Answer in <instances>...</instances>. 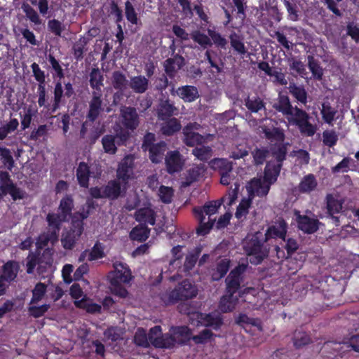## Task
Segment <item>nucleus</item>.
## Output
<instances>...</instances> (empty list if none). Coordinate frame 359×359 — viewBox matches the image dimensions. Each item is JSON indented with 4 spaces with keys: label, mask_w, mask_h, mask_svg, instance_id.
I'll return each instance as SVG.
<instances>
[{
    "label": "nucleus",
    "mask_w": 359,
    "mask_h": 359,
    "mask_svg": "<svg viewBox=\"0 0 359 359\" xmlns=\"http://www.w3.org/2000/svg\"><path fill=\"white\" fill-rule=\"evenodd\" d=\"M135 156L132 154L126 155L118 163L116 176L118 180L126 184L132 179L134 174Z\"/></svg>",
    "instance_id": "9d476101"
},
{
    "label": "nucleus",
    "mask_w": 359,
    "mask_h": 359,
    "mask_svg": "<svg viewBox=\"0 0 359 359\" xmlns=\"http://www.w3.org/2000/svg\"><path fill=\"white\" fill-rule=\"evenodd\" d=\"M90 170L88 165L81 162L76 170V177L80 186L87 188L88 187Z\"/></svg>",
    "instance_id": "72a5a7b5"
},
{
    "label": "nucleus",
    "mask_w": 359,
    "mask_h": 359,
    "mask_svg": "<svg viewBox=\"0 0 359 359\" xmlns=\"http://www.w3.org/2000/svg\"><path fill=\"white\" fill-rule=\"evenodd\" d=\"M135 219L139 222L154 225L156 223V213L150 208H140L135 212Z\"/></svg>",
    "instance_id": "4be33fe9"
},
{
    "label": "nucleus",
    "mask_w": 359,
    "mask_h": 359,
    "mask_svg": "<svg viewBox=\"0 0 359 359\" xmlns=\"http://www.w3.org/2000/svg\"><path fill=\"white\" fill-rule=\"evenodd\" d=\"M18 126V120L17 118H11L8 122L0 127V140H5L8 135L15 131Z\"/></svg>",
    "instance_id": "09e8293b"
},
{
    "label": "nucleus",
    "mask_w": 359,
    "mask_h": 359,
    "mask_svg": "<svg viewBox=\"0 0 359 359\" xmlns=\"http://www.w3.org/2000/svg\"><path fill=\"white\" fill-rule=\"evenodd\" d=\"M211 167L218 170L219 174L231 173L233 169L232 163L226 158H215L210 161Z\"/></svg>",
    "instance_id": "c9c22d12"
},
{
    "label": "nucleus",
    "mask_w": 359,
    "mask_h": 359,
    "mask_svg": "<svg viewBox=\"0 0 359 359\" xmlns=\"http://www.w3.org/2000/svg\"><path fill=\"white\" fill-rule=\"evenodd\" d=\"M238 302V297L237 296H234L233 294L226 293L220 299L219 309L222 313L231 312L235 309Z\"/></svg>",
    "instance_id": "b1692460"
},
{
    "label": "nucleus",
    "mask_w": 359,
    "mask_h": 359,
    "mask_svg": "<svg viewBox=\"0 0 359 359\" xmlns=\"http://www.w3.org/2000/svg\"><path fill=\"white\" fill-rule=\"evenodd\" d=\"M192 316L197 319V325L201 324L205 327H211L217 330L219 328L222 324V318L217 313H212L209 314L194 313Z\"/></svg>",
    "instance_id": "dca6fc26"
},
{
    "label": "nucleus",
    "mask_w": 359,
    "mask_h": 359,
    "mask_svg": "<svg viewBox=\"0 0 359 359\" xmlns=\"http://www.w3.org/2000/svg\"><path fill=\"white\" fill-rule=\"evenodd\" d=\"M52 255V250L46 249L40 257H38L39 266L37 267V271L39 273H43L48 268L51 266L53 262Z\"/></svg>",
    "instance_id": "f704fd0d"
},
{
    "label": "nucleus",
    "mask_w": 359,
    "mask_h": 359,
    "mask_svg": "<svg viewBox=\"0 0 359 359\" xmlns=\"http://www.w3.org/2000/svg\"><path fill=\"white\" fill-rule=\"evenodd\" d=\"M247 267L248 264H238L230 272L225 280L226 293L234 294L238 290L243 281V274L246 271Z\"/></svg>",
    "instance_id": "6e6552de"
},
{
    "label": "nucleus",
    "mask_w": 359,
    "mask_h": 359,
    "mask_svg": "<svg viewBox=\"0 0 359 359\" xmlns=\"http://www.w3.org/2000/svg\"><path fill=\"white\" fill-rule=\"evenodd\" d=\"M125 187L122 188L118 180H111L103 187L104 198L114 200L118 198L121 193L125 191Z\"/></svg>",
    "instance_id": "6ab92c4d"
},
{
    "label": "nucleus",
    "mask_w": 359,
    "mask_h": 359,
    "mask_svg": "<svg viewBox=\"0 0 359 359\" xmlns=\"http://www.w3.org/2000/svg\"><path fill=\"white\" fill-rule=\"evenodd\" d=\"M90 85L93 91H102L103 86V76L98 68H93L90 73Z\"/></svg>",
    "instance_id": "a19ab883"
},
{
    "label": "nucleus",
    "mask_w": 359,
    "mask_h": 359,
    "mask_svg": "<svg viewBox=\"0 0 359 359\" xmlns=\"http://www.w3.org/2000/svg\"><path fill=\"white\" fill-rule=\"evenodd\" d=\"M308 67L311 72L313 78L318 81H320L323 75V69L320 65L318 60L315 59L313 55H308Z\"/></svg>",
    "instance_id": "ea45409f"
},
{
    "label": "nucleus",
    "mask_w": 359,
    "mask_h": 359,
    "mask_svg": "<svg viewBox=\"0 0 359 359\" xmlns=\"http://www.w3.org/2000/svg\"><path fill=\"white\" fill-rule=\"evenodd\" d=\"M192 154L201 161H207L211 158L212 150L210 147L202 146L193 149Z\"/></svg>",
    "instance_id": "4d7b16f0"
},
{
    "label": "nucleus",
    "mask_w": 359,
    "mask_h": 359,
    "mask_svg": "<svg viewBox=\"0 0 359 359\" xmlns=\"http://www.w3.org/2000/svg\"><path fill=\"white\" fill-rule=\"evenodd\" d=\"M273 107L287 117L289 114H292V111L294 108L292 105L289 97L282 94L279 95L278 102L273 105Z\"/></svg>",
    "instance_id": "bb28decb"
},
{
    "label": "nucleus",
    "mask_w": 359,
    "mask_h": 359,
    "mask_svg": "<svg viewBox=\"0 0 359 359\" xmlns=\"http://www.w3.org/2000/svg\"><path fill=\"white\" fill-rule=\"evenodd\" d=\"M129 86L135 93H144L149 88V79L142 75L131 77Z\"/></svg>",
    "instance_id": "412c9836"
},
{
    "label": "nucleus",
    "mask_w": 359,
    "mask_h": 359,
    "mask_svg": "<svg viewBox=\"0 0 359 359\" xmlns=\"http://www.w3.org/2000/svg\"><path fill=\"white\" fill-rule=\"evenodd\" d=\"M161 327L159 325H156L149 330L148 334V339L149 344H152L156 348H158L157 343L160 342V339L162 336Z\"/></svg>",
    "instance_id": "680f3d73"
},
{
    "label": "nucleus",
    "mask_w": 359,
    "mask_h": 359,
    "mask_svg": "<svg viewBox=\"0 0 359 359\" xmlns=\"http://www.w3.org/2000/svg\"><path fill=\"white\" fill-rule=\"evenodd\" d=\"M182 128L181 123L176 118H168L161 124V132L165 136L173 135Z\"/></svg>",
    "instance_id": "c85d7f7f"
},
{
    "label": "nucleus",
    "mask_w": 359,
    "mask_h": 359,
    "mask_svg": "<svg viewBox=\"0 0 359 359\" xmlns=\"http://www.w3.org/2000/svg\"><path fill=\"white\" fill-rule=\"evenodd\" d=\"M288 90L297 102L304 105L307 103L308 94L303 86H297L294 83H290Z\"/></svg>",
    "instance_id": "7c9ffc66"
},
{
    "label": "nucleus",
    "mask_w": 359,
    "mask_h": 359,
    "mask_svg": "<svg viewBox=\"0 0 359 359\" xmlns=\"http://www.w3.org/2000/svg\"><path fill=\"white\" fill-rule=\"evenodd\" d=\"M83 231V223L81 220H72V227L62 233L61 243L65 250H72Z\"/></svg>",
    "instance_id": "423d86ee"
},
{
    "label": "nucleus",
    "mask_w": 359,
    "mask_h": 359,
    "mask_svg": "<svg viewBox=\"0 0 359 359\" xmlns=\"http://www.w3.org/2000/svg\"><path fill=\"white\" fill-rule=\"evenodd\" d=\"M36 111L32 106L25 108L23 113H20L21 119V128L22 130L30 126L33 117L35 116Z\"/></svg>",
    "instance_id": "a18cd8bd"
},
{
    "label": "nucleus",
    "mask_w": 359,
    "mask_h": 359,
    "mask_svg": "<svg viewBox=\"0 0 359 359\" xmlns=\"http://www.w3.org/2000/svg\"><path fill=\"white\" fill-rule=\"evenodd\" d=\"M150 230L144 224H140L133 229L130 233L131 239L138 241H146L149 236Z\"/></svg>",
    "instance_id": "79ce46f5"
},
{
    "label": "nucleus",
    "mask_w": 359,
    "mask_h": 359,
    "mask_svg": "<svg viewBox=\"0 0 359 359\" xmlns=\"http://www.w3.org/2000/svg\"><path fill=\"white\" fill-rule=\"evenodd\" d=\"M269 151L265 148H256L252 151L254 163L255 165H262L269 156Z\"/></svg>",
    "instance_id": "e2e57ef3"
},
{
    "label": "nucleus",
    "mask_w": 359,
    "mask_h": 359,
    "mask_svg": "<svg viewBox=\"0 0 359 359\" xmlns=\"http://www.w3.org/2000/svg\"><path fill=\"white\" fill-rule=\"evenodd\" d=\"M104 248L103 244L100 242H96L90 250H89L90 257L89 261H93L98 259H102L105 256L104 252Z\"/></svg>",
    "instance_id": "0e129e2a"
},
{
    "label": "nucleus",
    "mask_w": 359,
    "mask_h": 359,
    "mask_svg": "<svg viewBox=\"0 0 359 359\" xmlns=\"http://www.w3.org/2000/svg\"><path fill=\"white\" fill-rule=\"evenodd\" d=\"M178 109L169 99H161L156 109V115L158 120L165 121L171 116L177 115Z\"/></svg>",
    "instance_id": "4468645a"
},
{
    "label": "nucleus",
    "mask_w": 359,
    "mask_h": 359,
    "mask_svg": "<svg viewBox=\"0 0 359 359\" xmlns=\"http://www.w3.org/2000/svg\"><path fill=\"white\" fill-rule=\"evenodd\" d=\"M317 181L313 175L309 174L305 176L299 185V189L301 192L307 193L316 189Z\"/></svg>",
    "instance_id": "c03bdc74"
},
{
    "label": "nucleus",
    "mask_w": 359,
    "mask_h": 359,
    "mask_svg": "<svg viewBox=\"0 0 359 359\" xmlns=\"http://www.w3.org/2000/svg\"><path fill=\"white\" fill-rule=\"evenodd\" d=\"M201 128V126L196 122L189 123L182 129L184 142L189 147L201 144L205 140V137L196 131Z\"/></svg>",
    "instance_id": "1a4fd4ad"
},
{
    "label": "nucleus",
    "mask_w": 359,
    "mask_h": 359,
    "mask_svg": "<svg viewBox=\"0 0 359 359\" xmlns=\"http://www.w3.org/2000/svg\"><path fill=\"white\" fill-rule=\"evenodd\" d=\"M191 38L197 43L201 45L203 48H205L208 46H212V41L209 35L201 32L198 30L193 31L191 34Z\"/></svg>",
    "instance_id": "5fc2aeb1"
},
{
    "label": "nucleus",
    "mask_w": 359,
    "mask_h": 359,
    "mask_svg": "<svg viewBox=\"0 0 359 359\" xmlns=\"http://www.w3.org/2000/svg\"><path fill=\"white\" fill-rule=\"evenodd\" d=\"M22 9L25 14V16L34 25H38L41 24V20L38 13L27 3L22 4Z\"/></svg>",
    "instance_id": "3c124183"
},
{
    "label": "nucleus",
    "mask_w": 359,
    "mask_h": 359,
    "mask_svg": "<svg viewBox=\"0 0 359 359\" xmlns=\"http://www.w3.org/2000/svg\"><path fill=\"white\" fill-rule=\"evenodd\" d=\"M327 210L330 215L338 213L342 210L343 202L339 200V196L333 194L326 196Z\"/></svg>",
    "instance_id": "473e14b6"
},
{
    "label": "nucleus",
    "mask_w": 359,
    "mask_h": 359,
    "mask_svg": "<svg viewBox=\"0 0 359 359\" xmlns=\"http://www.w3.org/2000/svg\"><path fill=\"white\" fill-rule=\"evenodd\" d=\"M49 309L50 304H45L39 306L32 304L29 306L27 311L30 316L37 318L43 316Z\"/></svg>",
    "instance_id": "bf43d9fd"
},
{
    "label": "nucleus",
    "mask_w": 359,
    "mask_h": 359,
    "mask_svg": "<svg viewBox=\"0 0 359 359\" xmlns=\"http://www.w3.org/2000/svg\"><path fill=\"white\" fill-rule=\"evenodd\" d=\"M57 241V238H54L53 233L47 231L39 236L36 245L38 248L42 249L45 248L49 242H50L52 244H54V243H55Z\"/></svg>",
    "instance_id": "69168bd1"
},
{
    "label": "nucleus",
    "mask_w": 359,
    "mask_h": 359,
    "mask_svg": "<svg viewBox=\"0 0 359 359\" xmlns=\"http://www.w3.org/2000/svg\"><path fill=\"white\" fill-rule=\"evenodd\" d=\"M111 84L115 89L121 91L125 90L129 85L126 76L120 71H115L112 73Z\"/></svg>",
    "instance_id": "e433bc0d"
},
{
    "label": "nucleus",
    "mask_w": 359,
    "mask_h": 359,
    "mask_svg": "<svg viewBox=\"0 0 359 359\" xmlns=\"http://www.w3.org/2000/svg\"><path fill=\"white\" fill-rule=\"evenodd\" d=\"M102 144L105 153L109 154H115L117 151V147L115 144V136L112 135H106L102 139Z\"/></svg>",
    "instance_id": "864d4df0"
},
{
    "label": "nucleus",
    "mask_w": 359,
    "mask_h": 359,
    "mask_svg": "<svg viewBox=\"0 0 359 359\" xmlns=\"http://www.w3.org/2000/svg\"><path fill=\"white\" fill-rule=\"evenodd\" d=\"M157 344L158 348H172L176 345L170 330L168 333L162 334L160 342Z\"/></svg>",
    "instance_id": "774afa93"
},
{
    "label": "nucleus",
    "mask_w": 359,
    "mask_h": 359,
    "mask_svg": "<svg viewBox=\"0 0 359 359\" xmlns=\"http://www.w3.org/2000/svg\"><path fill=\"white\" fill-rule=\"evenodd\" d=\"M297 222L299 228L305 233H312L318 229V219L310 218L308 216H299Z\"/></svg>",
    "instance_id": "393cba45"
},
{
    "label": "nucleus",
    "mask_w": 359,
    "mask_h": 359,
    "mask_svg": "<svg viewBox=\"0 0 359 359\" xmlns=\"http://www.w3.org/2000/svg\"><path fill=\"white\" fill-rule=\"evenodd\" d=\"M287 153L286 146L280 144L272 149L273 156L276 159L277 163L269 162L264 169V180L270 185L274 184L280 174L282 162L285 158Z\"/></svg>",
    "instance_id": "7ed1b4c3"
},
{
    "label": "nucleus",
    "mask_w": 359,
    "mask_h": 359,
    "mask_svg": "<svg viewBox=\"0 0 359 359\" xmlns=\"http://www.w3.org/2000/svg\"><path fill=\"white\" fill-rule=\"evenodd\" d=\"M197 290L189 280H184L172 290L161 294V299L165 304H174L177 301L191 299L196 296Z\"/></svg>",
    "instance_id": "20e7f679"
},
{
    "label": "nucleus",
    "mask_w": 359,
    "mask_h": 359,
    "mask_svg": "<svg viewBox=\"0 0 359 359\" xmlns=\"http://www.w3.org/2000/svg\"><path fill=\"white\" fill-rule=\"evenodd\" d=\"M73 207V199L71 196H67L60 201L59 210L62 219L66 220L67 216L71 215Z\"/></svg>",
    "instance_id": "de8ad7c7"
},
{
    "label": "nucleus",
    "mask_w": 359,
    "mask_h": 359,
    "mask_svg": "<svg viewBox=\"0 0 359 359\" xmlns=\"http://www.w3.org/2000/svg\"><path fill=\"white\" fill-rule=\"evenodd\" d=\"M47 292V286L43 283H38L32 290V297L29 305L36 304L43 299Z\"/></svg>",
    "instance_id": "37998d69"
},
{
    "label": "nucleus",
    "mask_w": 359,
    "mask_h": 359,
    "mask_svg": "<svg viewBox=\"0 0 359 359\" xmlns=\"http://www.w3.org/2000/svg\"><path fill=\"white\" fill-rule=\"evenodd\" d=\"M221 201H212L205 203L203 207L195 208L194 211L199 221V226L196 229L198 235L204 236L207 234L212 228L216 219L212 218V216L217 213L218 209L222 205Z\"/></svg>",
    "instance_id": "f03ea898"
},
{
    "label": "nucleus",
    "mask_w": 359,
    "mask_h": 359,
    "mask_svg": "<svg viewBox=\"0 0 359 359\" xmlns=\"http://www.w3.org/2000/svg\"><path fill=\"white\" fill-rule=\"evenodd\" d=\"M113 267L114 270L110 271L107 276L109 283H128L133 278L131 271L126 264L115 262Z\"/></svg>",
    "instance_id": "0eeeda50"
},
{
    "label": "nucleus",
    "mask_w": 359,
    "mask_h": 359,
    "mask_svg": "<svg viewBox=\"0 0 359 359\" xmlns=\"http://www.w3.org/2000/svg\"><path fill=\"white\" fill-rule=\"evenodd\" d=\"M270 187L271 185L265 182L264 180L255 177L249 182L248 190L250 196L266 197L270 190Z\"/></svg>",
    "instance_id": "f3484780"
},
{
    "label": "nucleus",
    "mask_w": 359,
    "mask_h": 359,
    "mask_svg": "<svg viewBox=\"0 0 359 359\" xmlns=\"http://www.w3.org/2000/svg\"><path fill=\"white\" fill-rule=\"evenodd\" d=\"M0 158L2 163L8 168V170H11L15 166V161L9 149L4 147H0Z\"/></svg>",
    "instance_id": "603ef678"
},
{
    "label": "nucleus",
    "mask_w": 359,
    "mask_h": 359,
    "mask_svg": "<svg viewBox=\"0 0 359 359\" xmlns=\"http://www.w3.org/2000/svg\"><path fill=\"white\" fill-rule=\"evenodd\" d=\"M229 269V261L222 259L217 265L216 269L212 273L213 280H219L225 276Z\"/></svg>",
    "instance_id": "8fccbe9b"
},
{
    "label": "nucleus",
    "mask_w": 359,
    "mask_h": 359,
    "mask_svg": "<svg viewBox=\"0 0 359 359\" xmlns=\"http://www.w3.org/2000/svg\"><path fill=\"white\" fill-rule=\"evenodd\" d=\"M176 93L180 98L186 102H192L200 96L198 90L194 86H184L176 90Z\"/></svg>",
    "instance_id": "aec40b11"
},
{
    "label": "nucleus",
    "mask_w": 359,
    "mask_h": 359,
    "mask_svg": "<svg viewBox=\"0 0 359 359\" xmlns=\"http://www.w3.org/2000/svg\"><path fill=\"white\" fill-rule=\"evenodd\" d=\"M46 220L48 224L47 231L50 232L53 235L54 238H58V233L60 229V224L62 221V217L55 213H48L46 217Z\"/></svg>",
    "instance_id": "cd10ccee"
},
{
    "label": "nucleus",
    "mask_w": 359,
    "mask_h": 359,
    "mask_svg": "<svg viewBox=\"0 0 359 359\" xmlns=\"http://www.w3.org/2000/svg\"><path fill=\"white\" fill-rule=\"evenodd\" d=\"M102 96V91L92 92V97L89 102V109L87 114V118L92 123L97 118L100 112L103 110Z\"/></svg>",
    "instance_id": "ddd939ff"
},
{
    "label": "nucleus",
    "mask_w": 359,
    "mask_h": 359,
    "mask_svg": "<svg viewBox=\"0 0 359 359\" xmlns=\"http://www.w3.org/2000/svg\"><path fill=\"white\" fill-rule=\"evenodd\" d=\"M287 118L290 123L297 126L302 135L311 137L316 133V126L309 122L311 117L304 110L294 107L292 114H289Z\"/></svg>",
    "instance_id": "39448f33"
},
{
    "label": "nucleus",
    "mask_w": 359,
    "mask_h": 359,
    "mask_svg": "<svg viewBox=\"0 0 359 359\" xmlns=\"http://www.w3.org/2000/svg\"><path fill=\"white\" fill-rule=\"evenodd\" d=\"M120 116L123 126L130 130H135L140 123L139 116L135 108L132 107H122L120 109Z\"/></svg>",
    "instance_id": "9b49d317"
},
{
    "label": "nucleus",
    "mask_w": 359,
    "mask_h": 359,
    "mask_svg": "<svg viewBox=\"0 0 359 359\" xmlns=\"http://www.w3.org/2000/svg\"><path fill=\"white\" fill-rule=\"evenodd\" d=\"M134 342L136 345L144 348L149 346L148 334L143 328H138L134 336Z\"/></svg>",
    "instance_id": "13d9d810"
},
{
    "label": "nucleus",
    "mask_w": 359,
    "mask_h": 359,
    "mask_svg": "<svg viewBox=\"0 0 359 359\" xmlns=\"http://www.w3.org/2000/svg\"><path fill=\"white\" fill-rule=\"evenodd\" d=\"M323 121L330 126L333 125L337 111L331 107L330 102H325L322 104L320 110Z\"/></svg>",
    "instance_id": "58836bf2"
},
{
    "label": "nucleus",
    "mask_w": 359,
    "mask_h": 359,
    "mask_svg": "<svg viewBox=\"0 0 359 359\" xmlns=\"http://www.w3.org/2000/svg\"><path fill=\"white\" fill-rule=\"evenodd\" d=\"M149 151V158L155 163H160L164 156V153L167 150V144L161 141L153 146L150 147L148 149Z\"/></svg>",
    "instance_id": "5701e85b"
},
{
    "label": "nucleus",
    "mask_w": 359,
    "mask_h": 359,
    "mask_svg": "<svg viewBox=\"0 0 359 359\" xmlns=\"http://www.w3.org/2000/svg\"><path fill=\"white\" fill-rule=\"evenodd\" d=\"M170 330L176 344H184L191 338L189 329L187 326L172 327Z\"/></svg>",
    "instance_id": "a878e982"
},
{
    "label": "nucleus",
    "mask_w": 359,
    "mask_h": 359,
    "mask_svg": "<svg viewBox=\"0 0 359 359\" xmlns=\"http://www.w3.org/2000/svg\"><path fill=\"white\" fill-rule=\"evenodd\" d=\"M185 65L184 58L179 54H173L170 58H168L163 62L165 72L170 78H174L178 71Z\"/></svg>",
    "instance_id": "2eb2a0df"
},
{
    "label": "nucleus",
    "mask_w": 359,
    "mask_h": 359,
    "mask_svg": "<svg viewBox=\"0 0 359 359\" xmlns=\"http://www.w3.org/2000/svg\"><path fill=\"white\" fill-rule=\"evenodd\" d=\"M245 105L252 113H257L262 109H265V102L257 95L248 96L245 99Z\"/></svg>",
    "instance_id": "2f4dec72"
},
{
    "label": "nucleus",
    "mask_w": 359,
    "mask_h": 359,
    "mask_svg": "<svg viewBox=\"0 0 359 359\" xmlns=\"http://www.w3.org/2000/svg\"><path fill=\"white\" fill-rule=\"evenodd\" d=\"M166 170L168 173L173 174L182 170L184 161L178 151H170L165 158Z\"/></svg>",
    "instance_id": "f8f14e48"
},
{
    "label": "nucleus",
    "mask_w": 359,
    "mask_h": 359,
    "mask_svg": "<svg viewBox=\"0 0 359 359\" xmlns=\"http://www.w3.org/2000/svg\"><path fill=\"white\" fill-rule=\"evenodd\" d=\"M260 128L268 140L283 142L285 135L280 129L278 128H269L266 126H261Z\"/></svg>",
    "instance_id": "49530a36"
},
{
    "label": "nucleus",
    "mask_w": 359,
    "mask_h": 359,
    "mask_svg": "<svg viewBox=\"0 0 359 359\" xmlns=\"http://www.w3.org/2000/svg\"><path fill=\"white\" fill-rule=\"evenodd\" d=\"M230 43L231 47L239 54L244 55L246 53L247 50L245 47L244 43L243 42L241 37L236 34V33H233L230 35Z\"/></svg>",
    "instance_id": "6e6d98bb"
},
{
    "label": "nucleus",
    "mask_w": 359,
    "mask_h": 359,
    "mask_svg": "<svg viewBox=\"0 0 359 359\" xmlns=\"http://www.w3.org/2000/svg\"><path fill=\"white\" fill-rule=\"evenodd\" d=\"M20 268L19 262L9 260L1 266L0 277L11 283L17 278Z\"/></svg>",
    "instance_id": "a211bd4d"
},
{
    "label": "nucleus",
    "mask_w": 359,
    "mask_h": 359,
    "mask_svg": "<svg viewBox=\"0 0 359 359\" xmlns=\"http://www.w3.org/2000/svg\"><path fill=\"white\" fill-rule=\"evenodd\" d=\"M2 192L4 194H9L14 201L22 199L25 196V192L21 189L17 187L14 183L5 189Z\"/></svg>",
    "instance_id": "338daca9"
},
{
    "label": "nucleus",
    "mask_w": 359,
    "mask_h": 359,
    "mask_svg": "<svg viewBox=\"0 0 359 359\" xmlns=\"http://www.w3.org/2000/svg\"><path fill=\"white\" fill-rule=\"evenodd\" d=\"M294 345L297 348H301L311 343L310 337L304 332L297 331L294 334Z\"/></svg>",
    "instance_id": "052dcab7"
},
{
    "label": "nucleus",
    "mask_w": 359,
    "mask_h": 359,
    "mask_svg": "<svg viewBox=\"0 0 359 359\" xmlns=\"http://www.w3.org/2000/svg\"><path fill=\"white\" fill-rule=\"evenodd\" d=\"M287 233V224L283 220H278L266 230L264 238H262L261 232H256L250 239L243 243V249L251 264L257 265L268 257L269 249L264 245V242L271 238H279L285 241Z\"/></svg>",
    "instance_id": "f257e3e1"
},
{
    "label": "nucleus",
    "mask_w": 359,
    "mask_h": 359,
    "mask_svg": "<svg viewBox=\"0 0 359 359\" xmlns=\"http://www.w3.org/2000/svg\"><path fill=\"white\" fill-rule=\"evenodd\" d=\"M88 38L83 36L76 41L72 47L73 55L76 60H81L83 57V53L87 51L86 46Z\"/></svg>",
    "instance_id": "4c0bfd02"
},
{
    "label": "nucleus",
    "mask_w": 359,
    "mask_h": 359,
    "mask_svg": "<svg viewBox=\"0 0 359 359\" xmlns=\"http://www.w3.org/2000/svg\"><path fill=\"white\" fill-rule=\"evenodd\" d=\"M205 170V165L201 164L195 166L187 171V175L186 180L182 182V187H187L191 185V183L198 180V178L203 175Z\"/></svg>",
    "instance_id": "c756f323"
}]
</instances>
